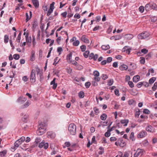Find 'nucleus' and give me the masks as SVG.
I'll return each mask as SVG.
<instances>
[{
    "label": "nucleus",
    "instance_id": "nucleus-1",
    "mask_svg": "<svg viewBox=\"0 0 157 157\" xmlns=\"http://www.w3.org/2000/svg\"><path fill=\"white\" fill-rule=\"evenodd\" d=\"M68 130L70 134L74 135L76 134V126L73 123L70 124L68 127Z\"/></svg>",
    "mask_w": 157,
    "mask_h": 157
},
{
    "label": "nucleus",
    "instance_id": "nucleus-2",
    "mask_svg": "<svg viewBox=\"0 0 157 157\" xmlns=\"http://www.w3.org/2000/svg\"><path fill=\"white\" fill-rule=\"evenodd\" d=\"M150 34L148 32H145L141 33L138 36V38L139 39H146L148 37Z\"/></svg>",
    "mask_w": 157,
    "mask_h": 157
},
{
    "label": "nucleus",
    "instance_id": "nucleus-3",
    "mask_svg": "<svg viewBox=\"0 0 157 157\" xmlns=\"http://www.w3.org/2000/svg\"><path fill=\"white\" fill-rule=\"evenodd\" d=\"M36 72L34 70L32 71L30 75V81L31 82L33 83L36 81Z\"/></svg>",
    "mask_w": 157,
    "mask_h": 157
},
{
    "label": "nucleus",
    "instance_id": "nucleus-4",
    "mask_svg": "<svg viewBox=\"0 0 157 157\" xmlns=\"http://www.w3.org/2000/svg\"><path fill=\"white\" fill-rule=\"evenodd\" d=\"M93 75L94 76V79L95 81L99 82L100 79V78L99 77V72L97 71H95L94 72Z\"/></svg>",
    "mask_w": 157,
    "mask_h": 157
},
{
    "label": "nucleus",
    "instance_id": "nucleus-5",
    "mask_svg": "<svg viewBox=\"0 0 157 157\" xmlns=\"http://www.w3.org/2000/svg\"><path fill=\"white\" fill-rule=\"evenodd\" d=\"M55 2H52L50 6V9L48 10L47 13V16H49L50 14L52 12L53 9L54 8V5Z\"/></svg>",
    "mask_w": 157,
    "mask_h": 157
},
{
    "label": "nucleus",
    "instance_id": "nucleus-6",
    "mask_svg": "<svg viewBox=\"0 0 157 157\" xmlns=\"http://www.w3.org/2000/svg\"><path fill=\"white\" fill-rule=\"evenodd\" d=\"M45 132V129L44 128L41 127H39V129L37 131V133L38 135H41Z\"/></svg>",
    "mask_w": 157,
    "mask_h": 157
},
{
    "label": "nucleus",
    "instance_id": "nucleus-7",
    "mask_svg": "<svg viewBox=\"0 0 157 157\" xmlns=\"http://www.w3.org/2000/svg\"><path fill=\"white\" fill-rule=\"evenodd\" d=\"M26 100V98L25 97H20L17 100V102L20 104H23Z\"/></svg>",
    "mask_w": 157,
    "mask_h": 157
},
{
    "label": "nucleus",
    "instance_id": "nucleus-8",
    "mask_svg": "<svg viewBox=\"0 0 157 157\" xmlns=\"http://www.w3.org/2000/svg\"><path fill=\"white\" fill-rule=\"evenodd\" d=\"M38 146L40 148H41L44 147L45 149H46L48 148V143H45L44 142L42 141L39 144Z\"/></svg>",
    "mask_w": 157,
    "mask_h": 157
},
{
    "label": "nucleus",
    "instance_id": "nucleus-9",
    "mask_svg": "<svg viewBox=\"0 0 157 157\" xmlns=\"http://www.w3.org/2000/svg\"><path fill=\"white\" fill-rule=\"evenodd\" d=\"M145 151L143 149H140V148H138L136 151V153H137V155L139 156L140 155L142 156L143 155Z\"/></svg>",
    "mask_w": 157,
    "mask_h": 157
},
{
    "label": "nucleus",
    "instance_id": "nucleus-10",
    "mask_svg": "<svg viewBox=\"0 0 157 157\" xmlns=\"http://www.w3.org/2000/svg\"><path fill=\"white\" fill-rule=\"evenodd\" d=\"M81 40L84 43H89V40L88 38L86 37V35H83L81 38Z\"/></svg>",
    "mask_w": 157,
    "mask_h": 157
},
{
    "label": "nucleus",
    "instance_id": "nucleus-11",
    "mask_svg": "<svg viewBox=\"0 0 157 157\" xmlns=\"http://www.w3.org/2000/svg\"><path fill=\"white\" fill-rule=\"evenodd\" d=\"M146 134V132L144 131H142L138 134L137 137L138 138H142L144 137Z\"/></svg>",
    "mask_w": 157,
    "mask_h": 157
},
{
    "label": "nucleus",
    "instance_id": "nucleus-12",
    "mask_svg": "<svg viewBox=\"0 0 157 157\" xmlns=\"http://www.w3.org/2000/svg\"><path fill=\"white\" fill-rule=\"evenodd\" d=\"M117 141H118V144L120 146L123 147L125 145V143L122 142L123 141L122 138H119Z\"/></svg>",
    "mask_w": 157,
    "mask_h": 157
},
{
    "label": "nucleus",
    "instance_id": "nucleus-13",
    "mask_svg": "<svg viewBox=\"0 0 157 157\" xmlns=\"http://www.w3.org/2000/svg\"><path fill=\"white\" fill-rule=\"evenodd\" d=\"M34 6L36 8H37L39 6V2L38 0H32Z\"/></svg>",
    "mask_w": 157,
    "mask_h": 157
},
{
    "label": "nucleus",
    "instance_id": "nucleus-14",
    "mask_svg": "<svg viewBox=\"0 0 157 157\" xmlns=\"http://www.w3.org/2000/svg\"><path fill=\"white\" fill-rule=\"evenodd\" d=\"M35 52L34 50H32L31 52L30 60L31 61H33L35 60Z\"/></svg>",
    "mask_w": 157,
    "mask_h": 157
},
{
    "label": "nucleus",
    "instance_id": "nucleus-15",
    "mask_svg": "<svg viewBox=\"0 0 157 157\" xmlns=\"http://www.w3.org/2000/svg\"><path fill=\"white\" fill-rule=\"evenodd\" d=\"M56 80V78H54L53 80L51 82L50 84L51 85H53V86L52 88L54 89H55L57 86V84L55 82V80Z\"/></svg>",
    "mask_w": 157,
    "mask_h": 157
},
{
    "label": "nucleus",
    "instance_id": "nucleus-16",
    "mask_svg": "<svg viewBox=\"0 0 157 157\" xmlns=\"http://www.w3.org/2000/svg\"><path fill=\"white\" fill-rule=\"evenodd\" d=\"M48 136V137L54 138L55 136V134L52 132H47Z\"/></svg>",
    "mask_w": 157,
    "mask_h": 157
},
{
    "label": "nucleus",
    "instance_id": "nucleus-17",
    "mask_svg": "<svg viewBox=\"0 0 157 157\" xmlns=\"http://www.w3.org/2000/svg\"><path fill=\"white\" fill-rule=\"evenodd\" d=\"M30 104L29 101H27L24 104L22 105L21 106V109H24L27 107Z\"/></svg>",
    "mask_w": 157,
    "mask_h": 157
},
{
    "label": "nucleus",
    "instance_id": "nucleus-18",
    "mask_svg": "<svg viewBox=\"0 0 157 157\" xmlns=\"http://www.w3.org/2000/svg\"><path fill=\"white\" fill-rule=\"evenodd\" d=\"M20 145V143H19V141H16L14 143V146L13 147H12L11 148L12 149H13L14 151L15 149H16L17 147H19Z\"/></svg>",
    "mask_w": 157,
    "mask_h": 157
},
{
    "label": "nucleus",
    "instance_id": "nucleus-19",
    "mask_svg": "<svg viewBox=\"0 0 157 157\" xmlns=\"http://www.w3.org/2000/svg\"><path fill=\"white\" fill-rule=\"evenodd\" d=\"M128 68V66L124 64L121 65L119 67L121 71L126 70Z\"/></svg>",
    "mask_w": 157,
    "mask_h": 157
},
{
    "label": "nucleus",
    "instance_id": "nucleus-20",
    "mask_svg": "<svg viewBox=\"0 0 157 157\" xmlns=\"http://www.w3.org/2000/svg\"><path fill=\"white\" fill-rule=\"evenodd\" d=\"M29 33H27L25 36L26 40L27 42L30 43L31 42L32 40L31 37H28Z\"/></svg>",
    "mask_w": 157,
    "mask_h": 157
},
{
    "label": "nucleus",
    "instance_id": "nucleus-21",
    "mask_svg": "<svg viewBox=\"0 0 157 157\" xmlns=\"http://www.w3.org/2000/svg\"><path fill=\"white\" fill-rule=\"evenodd\" d=\"M140 77L139 75L134 76L133 78V81L135 82H137L140 79Z\"/></svg>",
    "mask_w": 157,
    "mask_h": 157
},
{
    "label": "nucleus",
    "instance_id": "nucleus-22",
    "mask_svg": "<svg viewBox=\"0 0 157 157\" xmlns=\"http://www.w3.org/2000/svg\"><path fill=\"white\" fill-rule=\"evenodd\" d=\"M41 141V140L40 138H37L35 140V141L34 142L35 144L34 145V147H35L36 146H37L38 145V144L39 143H40Z\"/></svg>",
    "mask_w": 157,
    "mask_h": 157
},
{
    "label": "nucleus",
    "instance_id": "nucleus-23",
    "mask_svg": "<svg viewBox=\"0 0 157 157\" xmlns=\"http://www.w3.org/2000/svg\"><path fill=\"white\" fill-rule=\"evenodd\" d=\"M29 116L28 114H25L22 118V120L23 121L26 122L27 121V119L29 118Z\"/></svg>",
    "mask_w": 157,
    "mask_h": 157
},
{
    "label": "nucleus",
    "instance_id": "nucleus-24",
    "mask_svg": "<svg viewBox=\"0 0 157 157\" xmlns=\"http://www.w3.org/2000/svg\"><path fill=\"white\" fill-rule=\"evenodd\" d=\"M121 123L123 124H124V126H126L127 125L128 123V120H122L121 121Z\"/></svg>",
    "mask_w": 157,
    "mask_h": 157
},
{
    "label": "nucleus",
    "instance_id": "nucleus-25",
    "mask_svg": "<svg viewBox=\"0 0 157 157\" xmlns=\"http://www.w3.org/2000/svg\"><path fill=\"white\" fill-rule=\"evenodd\" d=\"M101 48L103 50H106L109 49L110 48V47L109 45H102Z\"/></svg>",
    "mask_w": 157,
    "mask_h": 157
},
{
    "label": "nucleus",
    "instance_id": "nucleus-26",
    "mask_svg": "<svg viewBox=\"0 0 157 157\" xmlns=\"http://www.w3.org/2000/svg\"><path fill=\"white\" fill-rule=\"evenodd\" d=\"M107 118V115L105 113H103L100 116L101 119L103 121L105 120Z\"/></svg>",
    "mask_w": 157,
    "mask_h": 157
},
{
    "label": "nucleus",
    "instance_id": "nucleus-27",
    "mask_svg": "<svg viewBox=\"0 0 157 157\" xmlns=\"http://www.w3.org/2000/svg\"><path fill=\"white\" fill-rule=\"evenodd\" d=\"M125 38L128 40L131 39L133 37V36L131 34H127L125 36Z\"/></svg>",
    "mask_w": 157,
    "mask_h": 157
},
{
    "label": "nucleus",
    "instance_id": "nucleus-28",
    "mask_svg": "<svg viewBox=\"0 0 157 157\" xmlns=\"http://www.w3.org/2000/svg\"><path fill=\"white\" fill-rule=\"evenodd\" d=\"M152 127L151 126H148L146 128V130L147 131L150 132H153V131L152 130Z\"/></svg>",
    "mask_w": 157,
    "mask_h": 157
},
{
    "label": "nucleus",
    "instance_id": "nucleus-29",
    "mask_svg": "<svg viewBox=\"0 0 157 157\" xmlns=\"http://www.w3.org/2000/svg\"><path fill=\"white\" fill-rule=\"evenodd\" d=\"M156 78L155 77H152L151 78L149 81V82L150 84H152L156 80Z\"/></svg>",
    "mask_w": 157,
    "mask_h": 157
},
{
    "label": "nucleus",
    "instance_id": "nucleus-30",
    "mask_svg": "<svg viewBox=\"0 0 157 157\" xmlns=\"http://www.w3.org/2000/svg\"><path fill=\"white\" fill-rule=\"evenodd\" d=\"M151 7V6L149 4H147L145 6V10L147 11H148L150 10Z\"/></svg>",
    "mask_w": 157,
    "mask_h": 157
},
{
    "label": "nucleus",
    "instance_id": "nucleus-31",
    "mask_svg": "<svg viewBox=\"0 0 157 157\" xmlns=\"http://www.w3.org/2000/svg\"><path fill=\"white\" fill-rule=\"evenodd\" d=\"M128 104L130 105H135V101L133 100H129L128 101Z\"/></svg>",
    "mask_w": 157,
    "mask_h": 157
},
{
    "label": "nucleus",
    "instance_id": "nucleus-32",
    "mask_svg": "<svg viewBox=\"0 0 157 157\" xmlns=\"http://www.w3.org/2000/svg\"><path fill=\"white\" fill-rule=\"evenodd\" d=\"M36 71L37 72V75L42 73V71L40 70L38 67L36 68Z\"/></svg>",
    "mask_w": 157,
    "mask_h": 157
},
{
    "label": "nucleus",
    "instance_id": "nucleus-33",
    "mask_svg": "<svg viewBox=\"0 0 157 157\" xmlns=\"http://www.w3.org/2000/svg\"><path fill=\"white\" fill-rule=\"evenodd\" d=\"M72 56V53L71 52L68 55H67V59L71 61V60Z\"/></svg>",
    "mask_w": 157,
    "mask_h": 157
},
{
    "label": "nucleus",
    "instance_id": "nucleus-34",
    "mask_svg": "<svg viewBox=\"0 0 157 157\" xmlns=\"http://www.w3.org/2000/svg\"><path fill=\"white\" fill-rule=\"evenodd\" d=\"M78 96L80 98H82L84 96V93L82 91H80L78 93Z\"/></svg>",
    "mask_w": 157,
    "mask_h": 157
},
{
    "label": "nucleus",
    "instance_id": "nucleus-35",
    "mask_svg": "<svg viewBox=\"0 0 157 157\" xmlns=\"http://www.w3.org/2000/svg\"><path fill=\"white\" fill-rule=\"evenodd\" d=\"M79 41L78 40H76L74 41L73 43V45L74 46H77L79 44Z\"/></svg>",
    "mask_w": 157,
    "mask_h": 157
},
{
    "label": "nucleus",
    "instance_id": "nucleus-36",
    "mask_svg": "<svg viewBox=\"0 0 157 157\" xmlns=\"http://www.w3.org/2000/svg\"><path fill=\"white\" fill-rule=\"evenodd\" d=\"M9 37L8 36L6 35L4 36V41L5 43H7L8 42Z\"/></svg>",
    "mask_w": 157,
    "mask_h": 157
},
{
    "label": "nucleus",
    "instance_id": "nucleus-37",
    "mask_svg": "<svg viewBox=\"0 0 157 157\" xmlns=\"http://www.w3.org/2000/svg\"><path fill=\"white\" fill-rule=\"evenodd\" d=\"M139 10L141 13H143L144 10V7L142 6L139 7Z\"/></svg>",
    "mask_w": 157,
    "mask_h": 157
},
{
    "label": "nucleus",
    "instance_id": "nucleus-38",
    "mask_svg": "<svg viewBox=\"0 0 157 157\" xmlns=\"http://www.w3.org/2000/svg\"><path fill=\"white\" fill-rule=\"evenodd\" d=\"M38 26L37 21L36 20H34L33 23V27L34 28H35Z\"/></svg>",
    "mask_w": 157,
    "mask_h": 157
},
{
    "label": "nucleus",
    "instance_id": "nucleus-39",
    "mask_svg": "<svg viewBox=\"0 0 157 157\" xmlns=\"http://www.w3.org/2000/svg\"><path fill=\"white\" fill-rule=\"evenodd\" d=\"M90 52L89 51H86L83 53V56L84 57L87 58L88 57V55L89 54Z\"/></svg>",
    "mask_w": 157,
    "mask_h": 157
},
{
    "label": "nucleus",
    "instance_id": "nucleus-40",
    "mask_svg": "<svg viewBox=\"0 0 157 157\" xmlns=\"http://www.w3.org/2000/svg\"><path fill=\"white\" fill-rule=\"evenodd\" d=\"M6 151L5 150H4L0 152V155L2 157H3L5 156L6 154Z\"/></svg>",
    "mask_w": 157,
    "mask_h": 157
},
{
    "label": "nucleus",
    "instance_id": "nucleus-41",
    "mask_svg": "<svg viewBox=\"0 0 157 157\" xmlns=\"http://www.w3.org/2000/svg\"><path fill=\"white\" fill-rule=\"evenodd\" d=\"M129 138L132 141L135 140V139L134 138V133L133 132H132L131 133Z\"/></svg>",
    "mask_w": 157,
    "mask_h": 157
},
{
    "label": "nucleus",
    "instance_id": "nucleus-42",
    "mask_svg": "<svg viewBox=\"0 0 157 157\" xmlns=\"http://www.w3.org/2000/svg\"><path fill=\"white\" fill-rule=\"evenodd\" d=\"M13 58L16 60L20 58V56L18 54H15L13 55Z\"/></svg>",
    "mask_w": 157,
    "mask_h": 157
},
{
    "label": "nucleus",
    "instance_id": "nucleus-43",
    "mask_svg": "<svg viewBox=\"0 0 157 157\" xmlns=\"http://www.w3.org/2000/svg\"><path fill=\"white\" fill-rule=\"evenodd\" d=\"M140 62L141 64H144L145 63V58L143 57H141L140 58Z\"/></svg>",
    "mask_w": 157,
    "mask_h": 157
},
{
    "label": "nucleus",
    "instance_id": "nucleus-44",
    "mask_svg": "<svg viewBox=\"0 0 157 157\" xmlns=\"http://www.w3.org/2000/svg\"><path fill=\"white\" fill-rule=\"evenodd\" d=\"M157 87V82H155L154 83L153 86L152 88V89L154 91H155Z\"/></svg>",
    "mask_w": 157,
    "mask_h": 157
},
{
    "label": "nucleus",
    "instance_id": "nucleus-45",
    "mask_svg": "<svg viewBox=\"0 0 157 157\" xmlns=\"http://www.w3.org/2000/svg\"><path fill=\"white\" fill-rule=\"evenodd\" d=\"M21 33H20L19 34H18L17 38L16 40V41L20 43L21 38Z\"/></svg>",
    "mask_w": 157,
    "mask_h": 157
},
{
    "label": "nucleus",
    "instance_id": "nucleus-46",
    "mask_svg": "<svg viewBox=\"0 0 157 157\" xmlns=\"http://www.w3.org/2000/svg\"><path fill=\"white\" fill-rule=\"evenodd\" d=\"M64 144L65 146H63V147L64 148H65L66 147H69L71 145V144L70 142H65Z\"/></svg>",
    "mask_w": 157,
    "mask_h": 157
},
{
    "label": "nucleus",
    "instance_id": "nucleus-47",
    "mask_svg": "<svg viewBox=\"0 0 157 157\" xmlns=\"http://www.w3.org/2000/svg\"><path fill=\"white\" fill-rule=\"evenodd\" d=\"M76 68L78 70H81L82 69L83 67L81 65L78 64V65H77L76 67Z\"/></svg>",
    "mask_w": 157,
    "mask_h": 157
},
{
    "label": "nucleus",
    "instance_id": "nucleus-48",
    "mask_svg": "<svg viewBox=\"0 0 157 157\" xmlns=\"http://www.w3.org/2000/svg\"><path fill=\"white\" fill-rule=\"evenodd\" d=\"M129 86L131 88H133L134 87V85L133 82L132 81H129L128 83Z\"/></svg>",
    "mask_w": 157,
    "mask_h": 157
},
{
    "label": "nucleus",
    "instance_id": "nucleus-49",
    "mask_svg": "<svg viewBox=\"0 0 157 157\" xmlns=\"http://www.w3.org/2000/svg\"><path fill=\"white\" fill-rule=\"evenodd\" d=\"M113 82V79H110L108 82V85L110 86L112 85Z\"/></svg>",
    "mask_w": 157,
    "mask_h": 157
},
{
    "label": "nucleus",
    "instance_id": "nucleus-50",
    "mask_svg": "<svg viewBox=\"0 0 157 157\" xmlns=\"http://www.w3.org/2000/svg\"><path fill=\"white\" fill-rule=\"evenodd\" d=\"M57 52L59 53V55H60L61 52L63 51V49L61 47H59L57 48Z\"/></svg>",
    "mask_w": 157,
    "mask_h": 157
},
{
    "label": "nucleus",
    "instance_id": "nucleus-51",
    "mask_svg": "<svg viewBox=\"0 0 157 157\" xmlns=\"http://www.w3.org/2000/svg\"><path fill=\"white\" fill-rule=\"evenodd\" d=\"M80 48L82 52H84L86 50V46L84 45H82L80 46Z\"/></svg>",
    "mask_w": 157,
    "mask_h": 157
},
{
    "label": "nucleus",
    "instance_id": "nucleus-52",
    "mask_svg": "<svg viewBox=\"0 0 157 157\" xmlns=\"http://www.w3.org/2000/svg\"><path fill=\"white\" fill-rule=\"evenodd\" d=\"M141 52L144 54H146L148 52V50L146 49H143L141 50Z\"/></svg>",
    "mask_w": 157,
    "mask_h": 157
},
{
    "label": "nucleus",
    "instance_id": "nucleus-53",
    "mask_svg": "<svg viewBox=\"0 0 157 157\" xmlns=\"http://www.w3.org/2000/svg\"><path fill=\"white\" fill-rule=\"evenodd\" d=\"M26 17V22H27L29 20L31 17H29L28 14V13H26L25 14Z\"/></svg>",
    "mask_w": 157,
    "mask_h": 157
},
{
    "label": "nucleus",
    "instance_id": "nucleus-54",
    "mask_svg": "<svg viewBox=\"0 0 157 157\" xmlns=\"http://www.w3.org/2000/svg\"><path fill=\"white\" fill-rule=\"evenodd\" d=\"M143 112L146 114H149L150 113V111L147 109H144Z\"/></svg>",
    "mask_w": 157,
    "mask_h": 157
},
{
    "label": "nucleus",
    "instance_id": "nucleus-55",
    "mask_svg": "<svg viewBox=\"0 0 157 157\" xmlns=\"http://www.w3.org/2000/svg\"><path fill=\"white\" fill-rule=\"evenodd\" d=\"M91 83L90 82H87L85 84V86L86 88H88L90 86Z\"/></svg>",
    "mask_w": 157,
    "mask_h": 157
},
{
    "label": "nucleus",
    "instance_id": "nucleus-56",
    "mask_svg": "<svg viewBox=\"0 0 157 157\" xmlns=\"http://www.w3.org/2000/svg\"><path fill=\"white\" fill-rule=\"evenodd\" d=\"M110 132L107 130V132L105 133V136L106 137H109L110 136Z\"/></svg>",
    "mask_w": 157,
    "mask_h": 157
},
{
    "label": "nucleus",
    "instance_id": "nucleus-57",
    "mask_svg": "<svg viewBox=\"0 0 157 157\" xmlns=\"http://www.w3.org/2000/svg\"><path fill=\"white\" fill-rule=\"evenodd\" d=\"M94 110L95 111V113L97 115L99 113L98 109L96 107H94Z\"/></svg>",
    "mask_w": 157,
    "mask_h": 157
},
{
    "label": "nucleus",
    "instance_id": "nucleus-58",
    "mask_svg": "<svg viewBox=\"0 0 157 157\" xmlns=\"http://www.w3.org/2000/svg\"><path fill=\"white\" fill-rule=\"evenodd\" d=\"M108 76L106 75L103 74L102 76V78L103 80H105L107 79Z\"/></svg>",
    "mask_w": 157,
    "mask_h": 157
},
{
    "label": "nucleus",
    "instance_id": "nucleus-59",
    "mask_svg": "<svg viewBox=\"0 0 157 157\" xmlns=\"http://www.w3.org/2000/svg\"><path fill=\"white\" fill-rule=\"evenodd\" d=\"M112 58L111 57H109L107 59L106 61L107 63H110L112 61Z\"/></svg>",
    "mask_w": 157,
    "mask_h": 157
},
{
    "label": "nucleus",
    "instance_id": "nucleus-60",
    "mask_svg": "<svg viewBox=\"0 0 157 157\" xmlns=\"http://www.w3.org/2000/svg\"><path fill=\"white\" fill-rule=\"evenodd\" d=\"M143 82H139L137 84V87L138 88L140 87L143 85Z\"/></svg>",
    "mask_w": 157,
    "mask_h": 157
},
{
    "label": "nucleus",
    "instance_id": "nucleus-61",
    "mask_svg": "<svg viewBox=\"0 0 157 157\" xmlns=\"http://www.w3.org/2000/svg\"><path fill=\"white\" fill-rule=\"evenodd\" d=\"M115 94L116 95L119 96L120 95L119 93V90L118 89H116L114 91Z\"/></svg>",
    "mask_w": 157,
    "mask_h": 157
},
{
    "label": "nucleus",
    "instance_id": "nucleus-62",
    "mask_svg": "<svg viewBox=\"0 0 157 157\" xmlns=\"http://www.w3.org/2000/svg\"><path fill=\"white\" fill-rule=\"evenodd\" d=\"M67 13V12H64L61 13V15L64 17L66 18V17Z\"/></svg>",
    "mask_w": 157,
    "mask_h": 157
},
{
    "label": "nucleus",
    "instance_id": "nucleus-63",
    "mask_svg": "<svg viewBox=\"0 0 157 157\" xmlns=\"http://www.w3.org/2000/svg\"><path fill=\"white\" fill-rule=\"evenodd\" d=\"M58 57H56V58L54 60V62L53 63V65H56L57 63H58V61L57 62V61L58 60Z\"/></svg>",
    "mask_w": 157,
    "mask_h": 157
},
{
    "label": "nucleus",
    "instance_id": "nucleus-64",
    "mask_svg": "<svg viewBox=\"0 0 157 157\" xmlns=\"http://www.w3.org/2000/svg\"><path fill=\"white\" fill-rule=\"evenodd\" d=\"M113 66L114 67H118V63L117 62H114L113 65Z\"/></svg>",
    "mask_w": 157,
    "mask_h": 157
}]
</instances>
